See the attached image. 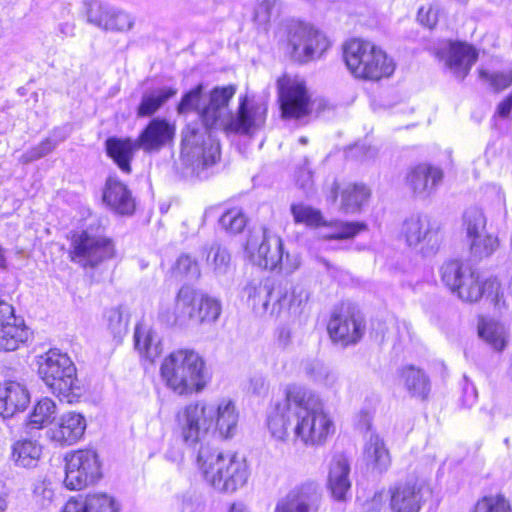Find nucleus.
<instances>
[{
	"label": "nucleus",
	"mask_w": 512,
	"mask_h": 512,
	"mask_svg": "<svg viewBox=\"0 0 512 512\" xmlns=\"http://www.w3.org/2000/svg\"><path fill=\"white\" fill-rule=\"evenodd\" d=\"M202 90L203 86L199 84L185 93L177 107L179 114L197 112L204 126L189 124L182 132L181 161L186 166L184 176H200L204 169L220 158V145L211 129L249 134L262 127L266 120V104L250 100L246 95L240 97L237 115L231 113L229 102L236 92L232 85L214 88L203 107L200 106Z\"/></svg>",
	"instance_id": "1"
},
{
	"label": "nucleus",
	"mask_w": 512,
	"mask_h": 512,
	"mask_svg": "<svg viewBox=\"0 0 512 512\" xmlns=\"http://www.w3.org/2000/svg\"><path fill=\"white\" fill-rule=\"evenodd\" d=\"M271 436L286 441L293 433L295 440L306 446H319L335 431L330 415L325 412L320 398L298 385L288 386L285 398L277 402L267 415Z\"/></svg>",
	"instance_id": "2"
},
{
	"label": "nucleus",
	"mask_w": 512,
	"mask_h": 512,
	"mask_svg": "<svg viewBox=\"0 0 512 512\" xmlns=\"http://www.w3.org/2000/svg\"><path fill=\"white\" fill-rule=\"evenodd\" d=\"M196 460L204 481L218 493L234 494L250 477L246 459L237 453L201 446Z\"/></svg>",
	"instance_id": "3"
},
{
	"label": "nucleus",
	"mask_w": 512,
	"mask_h": 512,
	"mask_svg": "<svg viewBox=\"0 0 512 512\" xmlns=\"http://www.w3.org/2000/svg\"><path fill=\"white\" fill-rule=\"evenodd\" d=\"M440 271L442 282L461 300L472 303L487 295L499 304L501 286L496 277L482 278L477 271L459 260L445 262Z\"/></svg>",
	"instance_id": "4"
},
{
	"label": "nucleus",
	"mask_w": 512,
	"mask_h": 512,
	"mask_svg": "<svg viewBox=\"0 0 512 512\" xmlns=\"http://www.w3.org/2000/svg\"><path fill=\"white\" fill-rule=\"evenodd\" d=\"M205 363L193 350L180 349L169 354L160 373L166 385L179 395L201 391L205 384Z\"/></svg>",
	"instance_id": "5"
},
{
	"label": "nucleus",
	"mask_w": 512,
	"mask_h": 512,
	"mask_svg": "<svg viewBox=\"0 0 512 512\" xmlns=\"http://www.w3.org/2000/svg\"><path fill=\"white\" fill-rule=\"evenodd\" d=\"M38 372L45 384L61 401L74 403L82 389L76 375V367L67 354L51 349L40 357Z\"/></svg>",
	"instance_id": "6"
},
{
	"label": "nucleus",
	"mask_w": 512,
	"mask_h": 512,
	"mask_svg": "<svg viewBox=\"0 0 512 512\" xmlns=\"http://www.w3.org/2000/svg\"><path fill=\"white\" fill-rule=\"evenodd\" d=\"M344 60L351 73L361 79L377 81L395 69L386 53L369 41L352 39L344 46Z\"/></svg>",
	"instance_id": "7"
},
{
	"label": "nucleus",
	"mask_w": 512,
	"mask_h": 512,
	"mask_svg": "<svg viewBox=\"0 0 512 512\" xmlns=\"http://www.w3.org/2000/svg\"><path fill=\"white\" fill-rule=\"evenodd\" d=\"M221 312V301L215 297L199 293L188 286L181 287L177 293L174 321L180 326H185L190 322L215 323Z\"/></svg>",
	"instance_id": "8"
},
{
	"label": "nucleus",
	"mask_w": 512,
	"mask_h": 512,
	"mask_svg": "<svg viewBox=\"0 0 512 512\" xmlns=\"http://www.w3.org/2000/svg\"><path fill=\"white\" fill-rule=\"evenodd\" d=\"M245 249L252 262L263 269L279 268L291 273L300 264L298 258L291 261L289 254L284 257L282 239L266 229L253 232L247 240Z\"/></svg>",
	"instance_id": "9"
},
{
	"label": "nucleus",
	"mask_w": 512,
	"mask_h": 512,
	"mask_svg": "<svg viewBox=\"0 0 512 512\" xmlns=\"http://www.w3.org/2000/svg\"><path fill=\"white\" fill-rule=\"evenodd\" d=\"M213 409L204 401L190 403L175 414L173 433L188 447H194L212 430Z\"/></svg>",
	"instance_id": "10"
},
{
	"label": "nucleus",
	"mask_w": 512,
	"mask_h": 512,
	"mask_svg": "<svg viewBox=\"0 0 512 512\" xmlns=\"http://www.w3.org/2000/svg\"><path fill=\"white\" fill-rule=\"evenodd\" d=\"M101 476V463L95 450L80 449L65 456L64 484L69 490H81Z\"/></svg>",
	"instance_id": "11"
},
{
	"label": "nucleus",
	"mask_w": 512,
	"mask_h": 512,
	"mask_svg": "<svg viewBox=\"0 0 512 512\" xmlns=\"http://www.w3.org/2000/svg\"><path fill=\"white\" fill-rule=\"evenodd\" d=\"M113 255L114 246L111 240L100 234L85 230L73 237L71 260L84 268H93Z\"/></svg>",
	"instance_id": "12"
},
{
	"label": "nucleus",
	"mask_w": 512,
	"mask_h": 512,
	"mask_svg": "<svg viewBox=\"0 0 512 512\" xmlns=\"http://www.w3.org/2000/svg\"><path fill=\"white\" fill-rule=\"evenodd\" d=\"M321 501L322 493L318 483L306 480L280 497L273 512H318Z\"/></svg>",
	"instance_id": "13"
},
{
	"label": "nucleus",
	"mask_w": 512,
	"mask_h": 512,
	"mask_svg": "<svg viewBox=\"0 0 512 512\" xmlns=\"http://www.w3.org/2000/svg\"><path fill=\"white\" fill-rule=\"evenodd\" d=\"M282 116L300 119L310 113V96L304 81L283 77L277 81Z\"/></svg>",
	"instance_id": "14"
},
{
	"label": "nucleus",
	"mask_w": 512,
	"mask_h": 512,
	"mask_svg": "<svg viewBox=\"0 0 512 512\" xmlns=\"http://www.w3.org/2000/svg\"><path fill=\"white\" fill-rule=\"evenodd\" d=\"M87 21L105 31L127 32L134 26V18L127 12L99 0H86Z\"/></svg>",
	"instance_id": "15"
},
{
	"label": "nucleus",
	"mask_w": 512,
	"mask_h": 512,
	"mask_svg": "<svg viewBox=\"0 0 512 512\" xmlns=\"http://www.w3.org/2000/svg\"><path fill=\"white\" fill-rule=\"evenodd\" d=\"M289 43L292 46L293 58L300 62L320 57L329 46L320 31L305 24H299L291 30Z\"/></svg>",
	"instance_id": "16"
},
{
	"label": "nucleus",
	"mask_w": 512,
	"mask_h": 512,
	"mask_svg": "<svg viewBox=\"0 0 512 512\" xmlns=\"http://www.w3.org/2000/svg\"><path fill=\"white\" fill-rule=\"evenodd\" d=\"M401 234L407 245L419 248L423 254H430L438 248V231L427 215H411L402 225Z\"/></svg>",
	"instance_id": "17"
},
{
	"label": "nucleus",
	"mask_w": 512,
	"mask_h": 512,
	"mask_svg": "<svg viewBox=\"0 0 512 512\" xmlns=\"http://www.w3.org/2000/svg\"><path fill=\"white\" fill-rule=\"evenodd\" d=\"M30 336L23 319L15 315L12 305L0 301V351L11 352L25 344Z\"/></svg>",
	"instance_id": "18"
},
{
	"label": "nucleus",
	"mask_w": 512,
	"mask_h": 512,
	"mask_svg": "<svg viewBox=\"0 0 512 512\" xmlns=\"http://www.w3.org/2000/svg\"><path fill=\"white\" fill-rule=\"evenodd\" d=\"M365 326L350 311H333L327 330L331 340L342 346L357 343L364 334Z\"/></svg>",
	"instance_id": "19"
},
{
	"label": "nucleus",
	"mask_w": 512,
	"mask_h": 512,
	"mask_svg": "<svg viewBox=\"0 0 512 512\" xmlns=\"http://www.w3.org/2000/svg\"><path fill=\"white\" fill-rule=\"evenodd\" d=\"M443 177L444 173L440 167L421 163L407 172L405 181L413 195L424 199L436 192Z\"/></svg>",
	"instance_id": "20"
},
{
	"label": "nucleus",
	"mask_w": 512,
	"mask_h": 512,
	"mask_svg": "<svg viewBox=\"0 0 512 512\" xmlns=\"http://www.w3.org/2000/svg\"><path fill=\"white\" fill-rule=\"evenodd\" d=\"M175 136V126L164 118H153L136 138L137 145L146 153L160 151Z\"/></svg>",
	"instance_id": "21"
},
{
	"label": "nucleus",
	"mask_w": 512,
	"mask_h": 512,
	"mask_svg": "<svg viewBox=\"0 0 512 512\" xmlns=\"http://www.w3.org/2000/svg\"><path fill=\"white\" fill-rule=\"evenodd\" d=\"M86 430V419L76 412H68L48 431L52 441L60 445H72L82 438Z\"/></svg>",
	"instance_id": "22"
},
{
	"label": "nucleus",
	"mask_w": 512,
	"mask_h": 512,
	"mask_svg": "<svg viewBox=\"0 0 512 512\" xmlns=\"http://www.w3.org/2000/svg\"><path fill=\"white\" fill-rule=\"evenodd\" d=\"M276 303H272L271 314H279L283 310H288L292 314H300L307 304L310 293L307 288L300 283L290 284L278 283Z\"/></svg>",
	"instance_id": "23"
},
{
	"label": "nucleus",
	"mask_w": 512,
	"mask_h": 512,
	"mask_svg": "<svg viewBox=\"0 0 512 512\" xmlns=\"http://www.w3.org/2000/svg\"><path fill=\"white\" fill-rule=\"evenodd\" d=\"M278 283L272 279L251 280L244 287L248 304L259 314L271 313V302L276 303Z\"/></svg>",
	"instance_id": "24"
},
{
	"label": "nucleus",
	"mask_w": 512,
	"mask_h": 512,
	"mask_svg": "<svg viewBox=\"0 0 512 512\" xmlns=\"http://www.w3.org/2000/svg\"><path fill=\"white\" fill-rule=\"evenodd\" d=\"M102 199L111 210L120 215H130L135 210V200L131 191L116 177L107 178Z\"/></svg>",
	"instance_id": "25"
},
{
	"label": "nucleus",
	"mask_w": 512,
	"mask_h": 512,
	"mask_svg": "<svg viewBox=\"0 0 512 512\" xmlns=\"http://www.w3.org/2000/svg\"><path fill=\"white\" fill-rule=\"evenodd\" d=\"M29 402L30 394L23 384L6 381L0 386V415L4 418L25 410Z\"/></svg>",
	"instance_id": "26"
},
{
	"label": "nucleus",
	"mask_w": 512,
	"mask_h": 512,
	"mask_svg": "<svg viewBox=\"0 0 512 512\" xmlns=\"http://www.w3.org/2000/svg\"><path fill=\"white\" fill-rule=\"evenodd\" d=\"M213 409L211 415L212 429L218 430L221 437L227 439L235 435L239 412L230 399H222L217 405L209 404Z\"/></svg>",
	"instance_id": "27"
},
{
	"label": "nucleus",
	"mask_w": 512,
	"mask_h": 512,
	"mask_svg": "<svg viewBox=\"0 0 512 512\" xmlns=\"http://www.w3.org/2000/svg\"><path fill=\"white\" fill-rule=\"evenodd\" d=\"M392 512H419L422 503L420 488L412 483H400L389 489Z\"/></svg>",
	"instance_id": "28"
},
{
	"label": "nucleus",
	"mask_w": 512,
	"mask_h": 512,
	"mask_svg": "<svg viewBox=\"0 0 512 512\" xmlns=\"http://www.w3.org/2000/svg\"><path fill=\"white\" fill-rule=\"evenodd\" d=\"M105 150L107 155L113 160L118 168L126 174H130L131 161L135 152L141 150L137 145V140L129 137H109L105 141Z\"/></svg>",
	"instance_id": "29"
},
{
	"label": "nucleus",
	"mask_w": 512,
	"mask_h": 512,
	"mask_svg": "<svg viewBox=\"0 0 512 512\" xmlns=\"http://www.w3.org/2000/svg\"><path fill=\"white\" fill-rule=\"evenodd\" d=\"M363 461L368 470L383 473L391 465V456L384 440L377 434L371 433L363 448Z\"/></svg>",
	"instance_id": "30"
},
{
	"label": "nucleus",
	"mask_w": 512,
	"mask_h": 512,
	"mask_svg": "<svg viewBox=\"0 0 512 512\" xmlns=\"http://www.w3.org/2000/svg\"><path fill=\"white\" fill-rule=\"evenodd\" d=\"M350 464L344 455H335L330 463L328 488L337 500H344L351 488Z\"/></svg>",
	"instance_id": "31"
},
{
	"label": "nucleus",
	"mask_w": 512,
	"mask_h": 512,
	"mask_svg": "<svg viewBox=\"0 0 512 512\" xmlns=\"http://www.w3.org/2000/svg\"><path fill=\"white\" fill-rule=\"evenodd\" d=\"M477 59L478 53L472 46L465 43H452L446 65L457 78L463 80Z\"/></svg>",
	"instance_id": "32"
},
{
	"label": "nucleus",
	"mask_w": 512,
	"mask_h": 512,
	"mask_svg": "<svg viewBox=\"0 0 512 512\" xmlns=\"http://www.w3.org/2000/svg\"><path fill=\"white\" fill-rule=\"evenodd\" d=\"M401 381L411 397L425 400L431 390L430 379L428 375L419 367L414 365H405L400 371Z\"/></svg>",
	"instance_id": "33"
},
{
	"label": "nucleus",
	"mask_w": 512,
	"mask_h": 512,
	"mask_svg": "<svg viewBox=\"0 0 512 512\" xmlns=\"http://www.w3.org/2000/svg\"><path fill=\"white\" fill-rule=\"evenodd\" d=\"M134 344L136 350L150 361H154L162 353L160 339L144 322L138 323L135 327Z\"/></svg>",
	"instance_id": "34"
},
{
	"label": "nucleus",
	"mask_w": 512,
	"mask_h": 512,
	"mask_svg": "<svg viewBox=\"0 0 512 512\" xmlns=\"http://www.w3.org/2000/svg\"><path fill=\"white\" fill-rule=\"evenodd\" d=\"M41 454V445L31 439L18 440L11 447V460L16 466L23 468L36 467Z\"/></svg>",
	"instance_id": "35"
},
{
	"label": "nucleus",
	"mask_w": 512,
	"mask_h": 512,
	"mask_svg": "<svg viewBox=\"0 0 512 512\" xmlns=\"http://www.w3.org/2000/svg\"><path fill=\"white\" fill-rule=\"evenodd\" d=\"M370 195V189L365 184L349 183L341 191L340 209L346 214L359 212Z\"/></svg>",
	"instance_id": "36"
},
{
	"label": "nucleus",
	"mask_w": 512,
	"mask_h": 512,
	"mask_svg": "<svg viewBox=\"0 0 512 512\" xmlns=\"http://www.w3.org/2000/svg\"><path fill=\"white\" fill-rule=\"evenodd\" d=\"M177 94L172 87H162L145 92L137 107L138 117H149L154 115L170 98Z\"/></svg>",
	"instance_id": "37"
},
{
	"label": "nucleus",
	"mask_w": 512,
	"mask_h": 512,
	"mask_svg": "<svg viewBox=\"0 0 512 512\" xmlns=\"http://www.w3.org/2000/svg\"><path fill=\"white\" fill-rule=\"evenodd\" d=\"M56 414V403L52 399L44 397L36 403L32 412L29 414L26 427L29 430L42 429L55 419Z\"/></svg>",
	"instance_id": "38"
},
{
	"label": "nucleus",
	"mask_w": 512,
	"mask_h": 512,
	"mask_svg": "<svg viewBox=\"0 0 512 512\" xmlns=\"http://www.w3.org/2000/svg\"><path fill=\"white\" fill-rule=\"evenodd\" d=\"M478 334L496 351H501L506 346L505 327L495 320L481 319L478 324Z\"/></svg>",
	"instance_id": "39"
},
{
	"label": "nucleus",
	"mask_w": 512,
	"mask_h": 512,
	"mask_svg": "<svg viewBox=\"0 0 512 512\" xmlns=\"http://www.w3.org/2000/svg\"><path fill=\"white\" fill-rule=\"evenodd\" d=\"M470 257L473 261L487 259L494 254L499 247L497 236L485 233L467 241Z\"/></svg>",
	"instance_id": "40"
},
{
	"label": "nucleus",
	"mask_w": 512,
	"mask_h": 512,
	"mask_svg": "<svg viewBox=\"0 0 512 512\" xmlns=\"http://www.w3.org/2000/svg\"><path fill=\"white\" fill-rule=\"evenodd\" d=\"M305 372L314 382L327 388L338 389L340 386L338 374L318 360L308 362L305 366Z\"/></svg>",
	"instance_id": "41"
},
{
	"label": "nucleus",
	"mask_w": 512,
	"mask_h": 512,
	"mask_svg": "<svg viewBox=\"0 0 512 512\" xmlns=\"http://www.w3.org/2000/svg\"><path fill=\"white\" fill-rule=\"evenodd\" d=\"M366 229V225L360 222H335L324 225L320 231V237L327 240L350 239L360 231Z\"/></svg>",
	"instance_id": "42"
},
{
	"label": "nucleus",
	"mask_w": 512,
	"mask_h": 512,
	"mask_svg": "<svg viewBox=\"0 0 512 512\" xmlns=\"http://www.w3.org/2000/svg\"><path fill=\"white\" fill-rule=\"evenodd\" d=\"M486 224V217L480 208H468L463 214V229L466 241L487 233Z\"/></svg>",
	"instance_id": "43"
},
{
	"label": "nucleus",
	"mask_w": 512,
	"mask_h": 512,
	"mask_svg": "<svg viewBox=\"0 0 512 512\" xmlns=\"http://www.w3.org/2000/svg\"><path fill=\"white\" fill-rule=\"evenodd\" d=\"M206 261L216 275L227 274L231 265L229 252L217 243L212 244L209 248Z\"/></svg>",
	"instance_id": "44"
},
{
	"label": "nucleus",
	"mask_w": 512,
	"mask_h": 512,
	"mask_svg": "<svg viewBox=\"0 0 512 512\" xmlns=\"http://www.w3.org/2000/svg\"><path fill=\"white\" fill-rule=\"evenodd\" d=\"M87 512H117L118 504L106 493L89 494L79 498Z\"/></svg>",
	"instance_id": "45"
},
{
	"label": "nucleus",
	"mask_w": 512,
	"mask_h": 512,
	"mask_svg": "<svg viewBox=\"0 0 512 512\" xmlns=\"http://www.w3.org/2000/svg\"><path fill=\"white\" fill-rule=\"evenodd\" d=\"M291 213L296 223H302L311 227L324 224L320 210L303 203L292 204Z\"/></svg>",
	"instance_id": "46"
},
{
	"label": "nucleus",
	"mask_w": 512,
	"mask_h": 512,
	"mask_svg": "<svg viewBox=\"0 0 512 512\" xmlns=\"http://www.w3.org/2000/svg\"><path fill=\"white\" fill-rule=\"evenodd\" d=\"M65 139L66 135H62L56 140H53L52 138H46L38 145L30 148L25 153H23L19 158V162L22 164H28L36 160H39L42 157L51 153L59 145V143L63 142Z\"/></svg>",
	"instance_id": "47"
},
{
	"label": "nucleus",
	"mask_w": 512,
	"mask_h": 512,
	"mask_svg": "<svg viewBox=\"0 0 512 512\" xmlns=\"http://www.w3.org/2000/svg\"><path fill=\"white\" fill-rule=\"evenodd\" d=\"M107 327L113 338L120 342L128 331V317L120 308H111L106 312Z\"/></svg>",
	"instance_id": "48"
},
{
	"label": "nucleus",
	"mask_w": 512,
	"mask_h": 512,
	"mask_svg": "<svg viewBox=\"0 0 512 512\" xmlns=\"http://www.w3.org/2000/svg\"><path fill=\"white\" fill-rule=\"evenodd\" d=\"M219 223L226 231L237 234L246 226V217L240 209L233 208L221 216Z\"/></svg>",
	"instance_id": "49"
},
{
	"label": "nucleus",
	"mask_w": 512,
	"mask_h": 512,
	"mask_svg": "<svg viewBox=\"0 0 512 512\" xmlns=\"http://www.w3.org/2000/svg\"><path fill=\"white\" fill-rule=\"evenodd\" d=\"M480 79L489 83L495 91L506 89L512 84V70L501 72H488L484 69H479Z\"/></svg>",
	"instance_id": "50"
},
{
	"label": "nucleus",
	"mask_w": 512,
	"mask_h": 512,
	"mask_svg": "<svg viewBox=\"0 0 512 512\" xmlns=\"http://www.w3.org/2000/svg\"><path fill=\"white\" fill-rule=\"evenodd\" d=\"M473 512H511V508L503 496H488L476 503Z\"/></svg>",
	"instance_id": "51"
},
{
	"label": "nucleus",
	"mask_w": 512,
	"mask_h": 512,
	"mask_svg": "<svg viewBox=\"0 0 512 512\" xmlns=\"http://www.w3.org/2000/svg\"><path fill=\"white\" fill-rule=\"evenodd\" d=\"M280 10L281 2L279 0H260L255 9V18L260 23H266L272 17H277Z\"/></svg>",
	"instance_id": "52"
},
{
	"label": "nucleus",
	"mask_w": 512,
	"mask_h": 512,
	"mask_svg": "<svg viewBox=\"0 0 512 512\" xmlns=\"http://www.w3.org/2000/svg\"><path fill=\"white\" fill-rule=\"evenodd\" d=\"M177 273L190 279H197L200 276L198 263L189 255H181L175 265Z\"/></svg>",
	"instance_id": "53"
},
{
	"label": "nucleus",
	"mask_w": 512,
	"mask_h": 512,
	"mask_svg": "<svg viewBox=\"0 0 512 512\" xmlns=\"http://www.w3.org/2000/svg\"><path fill=\"white\" fill-rule=\"evenodd\" d=\"M204 507L201 496L195 491H187L181 496L180 512H203Z\"/></svg>",
	"instance_id": "54"
},
{
	"label": "nucleus",
	"mask_w": 512,
	"mask_h": 512,
	"mask_svg": "<svg viewBox=\"0 0 512 512\" xmlns=\"http://www.w3.org/2000/svg\"><path fill=\"white\" fill-rule=\"evenodd\" d=\"M417 19L421 25L433 28L438 21V11L433 7H421L417 13Z\"/></svg>",
	"instance_id": "55"
},
{
	"label": "nucleus",
	"mask_w": 512,
	"mask_h": 512,
	"mask_svg": "<svg viewBox=\"0 0 512 512\" xmlns=\"http://www.w3.org/2000/svg\"><path fill=\"white\" fill-rule=\"evenodd\" d=\"M164 459L180 467L184 460V453L180 446L171 444L164 453Z\"/></svg>",
	"instance_id": "56"
},
{
	"label": "nucleus",
	"mask_w": 512,
	"mask_h": 512,
	"mask_svg": "<svg viewBox=\"0 0 512 512\" xmlns=\"http://www.w3.org/2000/svg\"><path fill=\"white\" fill-rule=\"evenodd\" d=\"M249 389L252 393L261 395L267 391V383L263 376L256 375L250 379Z\"/></svg>",
	"instance_id": "57"
},
{
	"label": "nucleus",
	"mask_w": 512,
	"mask_h": 512,
	"mask_svg": "<svg viewBox=\"0 0 512 512\" xmlns=\"http://www.w3.org/2000/svg\"><path fill=\"white\" fill-rule=\"evenodd\" d=\"M512 111V93L501 101L496 110V114L501 118H507Z\"/></svg>",
	"instance_id": "58"
},
{
	"label": "nucleus",
	"mask_w": 512,
	"mask_h": 512,
	"mask_svg": "<svg viewBox=\"0 0 512 512\" xmlns=\"http://www.w3.org/2000/svg\"><path fill=\"white\" fill-rule=\"evenodd\" d=\"M486 193L495 196L496 202L500 206H505V194L500 186L496 184L488 185L486 188Z\"/></svg>",
	"instance_id": "59"
},
{
	"label": "nucleus",
	"mask_w": 512,
	"mask_h": 512,
	"mask_svg": "<svg viewBox=\"0 0 512 512\" xmlns=\"http://www.w3.org/2000/svg\"><path fill=\"white\" fill-rule=\"evenodd\" d=\"M312 181V171L309 168H300L297 172V182L302 188H306Z\"/></svg>",
	"instance_id": "60"
},
{
	"label": "nucleus",
	"mask_w": 512,
	"mask_h": 512,
	"mask_svg": "<svg viewBox=\"0 0 512 512\" xmlns=\"http://www.w3.org/2000/svg\"><path fill=\"white\" fill-rule=\"evenodd\" d=\"M40 490H43V493L41 494L43 499L47 500L48 502H50L52 500V498H53L54 492H53V490L51 488L48 487V485L46 484L45 481H40L37 484H35V486H34V494L35 495H39L40 494Z\"/></svg>",
	"instance_id": "61"
},
{
	"label": "nucleus",
	"mask_w": 512,
	"mask_h": 512,
	"mask_svg": "<svg viewBox=\"0 0 512 512\" xmlns=\"http://www.w3.org/2000/svg\"><path fill=\"white\" fill-rule=\"evenodd\" d=\"M62 512H87L80 499H70L64 506Z\"/></svg>",
	"instance_id": "62"
},
{
	"label": "nucleus",
	"mask_w": 512,
	"mask_h": 512,
	"mask_svg": "<svg viewBox=\"0 0 512 512\" xmlns=\"http://www.w3.org/2000/svg\"><path fill=\"white\" fill-rule=\"evenodd\" d=\"M58 31L65 37H71L74 35L75 25L69 22H63L58 25Z\"/></svg>",
	"instance_id": "63"
},
{
	"label": "nucleus",
	"mask_w": 512,
	"mask_h": 512,
	"mask_svg": "<svg viewBox=\"0 0 512 512\" xmlns=\"http://www.w3.org/2000/svg\"><path fill=\"white\" fill-rule=\"evenodd\" d=\"M228 512H249V510L244 503L234 502L230 505Z\"/></svg>",
	"instance_id": "64"
}]
</instances>
